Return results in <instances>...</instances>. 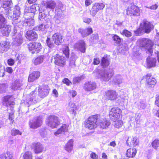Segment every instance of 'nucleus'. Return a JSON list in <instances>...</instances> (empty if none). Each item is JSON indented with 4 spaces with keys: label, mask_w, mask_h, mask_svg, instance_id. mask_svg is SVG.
<instances>
[{
    "label": "nucleus",
    "mask_w": 159,
    "mask_h": 159,
    "mask_svg": "<svg viewBox=\"0 0 159 159\" xmlns=\"http://www.w3.org/2000/svg\"><path fill=\"white\" fill-rule=\"evenodd\" d=\"M38 94L35 93V91H32L27 96L25 102L28 104L36 103L39 99V96L41 98L46 97L49 93V91L44 87L39 88V89Z\"/></svg>",
    "instance_id": "obj_1"
},
{
    "label": "nucleus",
    "mask_w": 159,
    "mask_h": 159,
    "mask_svg": "<svg viewBox=\"0 0 159 159\" xmlns=\"http://www.w3.org/2000/svg\"><path fill=\"white\" fill-rule=\"evenodd\" d=\"M154 26L152 23L147 19L142 21L140 24V34H149L154 29Z\"/></svg>",
    "instance_id": "obj_2"
},
{
    "label": "nucleus",
    "mask_w": 159,
    "mask_h": 159,
    "mask_svg": "<svg viewBox=\"0 0 159 159\" xmlns=\"http://www.w3.org/2000/svg\"><path fill=\"white\" fill-rule=\"evenodd\" d=\"M96 72L98 74V77L104 81H108L113 75V70L112 69H98Z\"/></svg>",
    "instance_id": "obj_3"
},
{
    "label": "nucleus",
    "mask_w": 159,
    "mask_h": 159,
    "mask_svg": "<svg viewBox=\"0 0 159 159\" xmlns=\"http://www.w3.org/2000/svg\"><path fill=\"white\" fill-rule=\"evenodd\" d=\"M98 118V116L97 115L89 117L88 119L84 121L85 126L89 129L95 128L97 126V122Z\"/></svg>",
    "instance_id": "obj_4"
},
{
    "label": "nucleus",
    "mask_w": 159,
    "mask_h": 159,
    "mask_svg": "<svg viewBox=\"0 0 159 159\" xmlns=\"http://www.w3.org/2000/svg\"><path fill=\"white\" fill-rule=\"evenodd\" d=\"M46 122L47 125L52 129L56 128L60 123L59 118L54 115L48 116L46 119Z\"/></svg>",
    "instance_id": "obj_5"
},
{
    "label": "nucleus",
    "mask_w": 159,
    "mask_h": 159,
    "mask_svg": "<svg viewBox=\"0 0 159 159\" xmlns=\"http://www.w3.org/2000/svg\"><path fill=\"white\" fill-rule=\"evenodd\" d=\"M141 83L146 82L147 86L149 87H153L156 83V79L153 77L151 73H148L144 76L140 81Z\"/></svg>",
    "instance_id": "obj_6"
},
{
    "label": "nucleus",
    "mask_w": 159,
    "mask_h": 159,
    "mask_svg": "<svg viewBox=\"0 0 159 159\" xmlns=\"http://www.w3.org/2000/svg\"><path fill=\"white\" fill-rule=\"evenodd\" d=\"M120 109L117 107L112 108L109 112V117L111 119L116 122L119 119L121 113Z\"/></svg>",
    "instance_id": "obj_7"
},
{
    "label": "nucleus",
    "mask_w": 159,
    "mask_h": 159,
    "mask_svg": "<svg viewBox=\"0 0 159 159\" xmlns=\"http://www.w3.org/2000/svg\"><path fill=\"white\" fill-rule=\"evenodd\" d=\"M43 120L41 117L40 116H37L30 120L29 125L30 128L35 129L40 126Z\"/></svg>",
    "instance_id": "obj_8"
},
{
    "label": "nucleus",
    "mask_w": 159,
    "mask_h": 159,
    "mask_svg": "<svg viewBox=\"0 0 159 159\" xmlns=\"http://www.w3.org/2000/svg\"><path fill=\"white\" fill-rule=\"evenodd\" d=\"M28 48L32 53H38L42 48V46L39 43H30L28 45Z\"/></svg>",
    "instance_id": "obj_9"
},
{
    "label": "nucleus",
    "mask_w": 159,
    "mask_h": 159,
    "mask_svg": "<svg viewBox=\"0 0 159 159\" xmlns=\"http://www.w3.org/2000/svg\"><path fill=\"white\" fill-rule=\"evenodd\" d=\"M39 9V6L37 4H34L30 7L26 8L24 10L25 15L30 16L31 18L34 17L35 13Z\"/></svg>",
    "instance_id": "obj_10"
},
{
    "label": "nucleus",
    "mask_w": 159,
    "mask_h": 159,
    "mask_svg": "<svg viewBox=\"0 0 159 159\" xmlns=\"http://www.w3.org/2000/svg\"><path fill=\"white\" fill-rule=\"evenodd\" d=\"M105 5L102 3H95L93 5L90 11V14L93 16H94L99 10L103 9Z\"/></svg>",
    "instance_id": "obj_11"
},
{
    "label": "nucleus",
    "mask_w": 159,
    "mask_h": 159,
    "mask_svg": "<svg viewBox=\"0 0 159 159\" xmlns=\"http://www.w3.org/2000/svg\"><path fill=\"white\" fill-rule=\"evenodd\" d=\"M139 9L138 7L134 4H131L126 10V14L130 16L133 15L136 16H139Z\"/></svg>",
    "instance_id": "obj_12"
},
{
    "label": "nucleus",
    "mask_w": 159,
    "mask_h": 159,
    "mask_svg": "<svg viewBox=\"0 0 159 159\" xmlns=\"http://www.w3.org/2000/svg\"><path fill=\"white\" fill-rule=\"evenodd\" d=\"M55 64L60 66H63L66 62V60L64 56L56 54L53 56Z\"/></svg>",
    "instance_id": "obj_13"
},
{
    "label": "nucleus",
    "mask_w": 159,
    "mask_h": 159,
    "mask_svg": "<svg viewBox=\"0 0 159 159\" xmlns=\"http://www.w3.org/2000/svg\"><path fill=\"white\" fill-rule=\"evenodd\" d=\"M25 36L27 39L30 41H35L38 38L37 34L33 30L28 31L25 34Z\"/></svg>",
    "instance_id": "obj_14"
},
{
    "label": "nucleus",
    "mask_w": 159,
    "mask_h": 159,
    "mask_svg": "<svg viewBox=\"0 0 159 159\" xmlns=\"http://www.w3.org/2000/svg\"><path fill=\"white\" fill-rule=\"evenodd\" d=\"M74 47L82 52L84 53L85 52L86 44L83 40L79 41L76 43L75 44Z\"/></svg>",
    "instance_id": "obj_15"
},
{
    "label": "nucleus",
    "mask_w": 159,
    "mask_h": 159,
    "mask_svg": "<svg viewBox=\"0 0 159 159\" xmlns=\"http://www.w3.org/2000/svg\"><path fill=\"white\" fill-rule=\"evenodd\" d=\"M96 88V84L91 81L86 82L84 84V89L85 91H90L95 89Z\"/></svg>",
    "instance_id": "obj_16"
},
{
    "label": "nucleus",
    "mask_w": 159,
    "mask_h": 159,
    "mask_svg": "<svg viewBox=\"0 0 159 159\" xmlns=\"http://www.w3.org/2000/svg\"><path fill=\"white\" fill-rule=\"evenodd\" d=\"M52 39L54 43L57 45H59L63 41L62 35L59 33H56L52 37Z\"/></svg>",
    "instance_id": "obj_17"
},
{
    "label": "nucleus",
    "mask_w": 159,
    "mask_h": 159,
    "mask_svg": "<svg viewBox=\"0 0 159 159\" xmlns=\"http://www.w3.org/2000/svg\"><path fill=\"white\" fill-rule=\"evenodd\" d=\"M139 138L137 137H134L132 139L131 137H128L126 143L128 146L132 147V146L135 147L139 144Z\"/></svg>",
    "instance_id": "obj_18"
},
{
    "label": "nucleus",
    "mask_w": 159,
    "mask_h": 159,
    "mask_svg": "<svg viewBox=\"0 0 159 159\" xmlns=\"http://www.w3.org/2000/svg\"><path fill=\"white\" fill-rule=\"evenodd\" d=\"M32 148L36 154L42 152L44 149L43 145L39 143H33L32 144Z\"/></svg>",
    "instance_id": "obj_19"
},
{
    "label": "nucleus",
    "mask_w": 159,
    "mask_h": 159,
    "mask_svg": "<svg viewBox=\"0 0 159 159\" xmlns=\"http://www.w3.org/2000/svg\"><path fill=\"white\" fill-rule=\"evenodd\" d=\"M13 43L16 46H20L23 42V38L21 33H19L16 35L15 38H13Z\"/></svg>",
    "instance_id": "obj_20"
},
{
    "label": "nucleus",
    "mask_w": 159,
    "mask_h": 159,
    "mask_svg": "<svg viewBox=\"0 0 159 159\" xmlns=\"http://www.w3.org/2000/svg\"><path fill=\"white\" fill-rule=\"evenodd\" d=\"M106 93L107 98L111 100H116L118 97V94L114 90H108L106 92Z\"/></svg>",
    "instance_id": "obj_21"
},
{
    "label": "nucleus",
    "mask_w": 159,
    "mask_h": 159,
    "mask_svg": "<svg viewBox=\"0 0 159 159\" xmlns=\"http://www.w3.org/2000/svg\"><path fill=\"white\" fill-rule=\"evenodd\" d=\"M78 32L80 33L83 37H84L89 35L93 32L92 29L91 28H88L86 29L79 28Z\"/></svg>",
    "instance_id": "obj_22"
},
{
    "label": "nucleus",
    "mask_w": 159,
    "mask_h": 159,
    "mask_svg": "<svg viewBox=\"0 0 159 159\" xmlns=\"http://www.w3.org/2000/svg\"><path fill=\"white\" fill-rule=\"evenodd\" d=\"M40 73L39 71H34L29 75L28 81L30 82H33L39 78Z\"/></svg>",
    "instance_id": "obj_23"
},
{
    "label": "nucleus",
    "mask_w": 159,
    "mask_h": 159,
    "mask_svg": "<svg viewBox=\"0 0 159 159\" xmlns=\"http://www.w3.org/2000/svg\"><path fill=\"white\" fill-rule=\"evenodd\" d=\"M11 26L10 25L5 24V26L1 28V32L3 35L7 36L11 32Z\"/></svg>",
    "instance_id": "obj_24"
},
{
    "label": "nucleus",
    "mask_w": 159,
    "mask_h": 159,
    "mask_svg": "<svg viewBox=\"0 0 159 159\" xmlns=\"http://www.w3.org/2000/svg\"><path fill=\"white\" fill-rule=\"evenodd\" d=\"M12 98V97L10 96H6L3 98V101L6 102V105L7 107L10 106L12 107L14 105L15 102L11 101Z\"/></svg>",
    "instance_id": "obj_25"
},
{
    "label": "nucleus",
    "mask_w": 159,
    "mask_h": 159,
    "mask_svg": "<svg viewBox=\"0 0 159 159\" xmlns=\"http://www.w3.org/2000/svg\"><path fill=\"white\" fill-rule=\"evenodd\" d=\"M110 124L109 121L106 119H102L100 120L99 125L102 129H106Z\"/></svg>",
    "instance_id": "obj_26"
},
{
    "label": "nucleus",
    "mask_w": 159,
    "mask_h": 159,
    "mask_svg": "<svg viewBox=\"0 0 159 159\" xmlns=\"http://www.w3.org/2000/svg\"><path fill=\"white\" fill-rule=\"evenodd\" d=\"M8 11H6L5 13V17L7 18L8 19L11 20H12L15 21L17 20V18L15 17V16L14 15L13 13H12L11 10V9H9Z\"/></svg>",
    "instance_id": "obj_27"
},
{
    "label": "nucleus",
    "mask_w": 159,
    "mask_h": 159,
    "mask_svg": "<svg viewBox=\"0 0 159 159\" xmlns=\"http://www.w3.org/2000/svg\"><path fill=\"white\" fill-rule=\"evenodd\" d=\"M68 128L67 125L66 124H63L62 126L54 133V134L56 136H57L60 134L67 131Z\"/></svg>",
    "instance_id": "obj_28"
},
{
    "label": "nucleus",
    "mask_w": 159,
    "mask_h": 159,
    "mask_svg": "<svg viewBox=\"0 0 159 159\" xmlns=\"http://www.w3.org/2000/svg\"><path fill=\"white\" fill-rule=\"evenodd\" d=\"M22 85V81L20 80H16L12 84L11 89L15 90L20 89Z\"/></svg>",
    "instance_id": "obj_29"
},
{
    "label": "nucleus",
    "mask_w": 159,
    "mask_h": 159,
    "mask_svg": "<svg viewBox=\"0 0 159 159\" xmlns=\"http://www.w3.org/2000/svg\"><path fill=\"white\" fill-rule=\"evenodd\" d=\"M9 48L8 43L6 41H2L0 43V52H6Z\"/></svg>",
    "instance_id": "obj_30"
},
{
    "label": "nucleus",
    "mask_w": 159,
    "mask_h": 159,
    "mask_svg": "<svg viewBox=\"0 0 159 159\" xmlns=\"http://www.w3.org/2000/svg\"><path fill=\"white\" fill-rule=\"evenodd\" d=\"M156 60L155 58L149 57L147 58V64L148 66L150 68L155 66Z\"/></svg>",
    "instance_id": "obj_31"
},
{
    "label": "nucleus",
    "mask_w": 159,
    "mask_h": 159,
    "mask_svg": "<svg viewBox=\"0 0 159 159\" xmlns=\"http://www.w3.org/2000/svg\"><path fill=\"white\" fill-rule=\"evenodd\" d=\"M137 152L135 148H129L126 152V155L127 157H133L135 156Z\"/></svg>",
    "instance_id": "obj_32"
},
{
    "label": "nucleus",
    "mask_w": 159,
    "mask_h": 159,
    "mask_svg": "<svg viewBox=\"0 0 159 159\" xmlns=\"http://www.w3.org/2000/svg\"><path fill=\"white\" fill-rule=\"evenodd\" d=\"M45 56L43 55H41L36 58L33 60L34 64L37 65L43 62Z\"/></svg>",
    "instance_id": "obj_33"
},
{
    "label": "nucleus",
    "mask_w": 159,
    "mask_h": 159,
    "mask_svg": "<svg viewBox=\"0 0 159 159\" xmlns=\"http://www.w3.org/2000/svg\"><path fill=\"white\" fill-rule=\"evenodd\" d=\"M75 104L73 102H70L67 107V111H70L71 114H73L75 113Z\"/></svg>",
    "instance_id": "obj_34"
},
{
    "label": "nucleus",
    "mask_w": 159,
    "mask_h": 159,
    "mask_svg": "<svg viewBox=\"0 0 159 159\" xmlns=\"http://www.w3.org/2000/svg\"><path fill=\"white\" fill-rule=\"evenodd\" d=\"M73 140L70 139L65 145V150L68 152H70L73 148Z\"/></svg>",
    "instance_id": "obj_35"
},
{
    "label": "nucleus",
    "mask_w": 159,
    "mask_h": 159,
    "mask_svg": "<svg viewBox=\"0 0 159 159\" xmlns=\"http://www.w3.org/2000/svg\"><path fill=\"white\" fill-rule=\"evenodd\" d=\"M13 14L15 16V17L17 18V20H18L20 14V8L17 6H16L14 8Z\"/></svg>",
    "instance_id": "obj_36"
},
{
    "label": "nucleus",
    "mask_w": 159,
    "mask_h": 159,
    "mask_svg": "<svg viewBox=\"0 0 159 159\" xmlns=\"http://www.w3.org/2000/svg\"><path fill=\"white\" fill-rule=\"evenodd\" d=\"M56 6L55 2L53 1H50L46 2V7L51 9H54Z\"/></svg>",
    "instance_id": "obj_37"
},
{
    "label": "nucleus",
    "mask_w": 159,
    "mask_h": 159,
    "mask_svg": "<svg viewBox=\"0 0 159 159\" xmlns=\"http://www.w3.org/2000/svg\"><path fill=\"white\" fill-rule=\"evenodd\" d=\"M84 78L85 76L84 75H82L80 76L75 77L73 79L72 82L74 84L79 83Z\"/></svg>",
    "instance_id": "obj_38"
},
{
    "label": "nucleus",
    "mask_w": 159,
    "mask_h": 159,
    "mask_svg": "<svg viewBox=\"0 0 159 159\" xmlns=\"http://www.w3.org/2000/svg\"><path fill=\"white\" fill-rule=\"evenodd\" d=\"M77 57L75 55L72 56L70 58V62L69 63V66L71 68H74L75 66V61Z\"/></svg>",
    "instance_id": "obj_39"
},
{
    "label": "nucleus",
    "mask_w": 159,
    "mask_h": 159,
    "mask_svg": "<svg viewBox=\"0 0 159 159\" xmlns=\"http://www.w3.org/2000/svg\"><path fill=\"white\" fill-rule=\"evenodd\" d=\"M101 64L103 68L107 66L109 64V62L106 57H103L101 60Z\"/></svg>",
    "instance_id": "obj_40"
},
{
    "label": "nucleus",
    "mask_w": 159,
    "mask_h": 159,
    "mask_svg": "<svg viewBox=\"0 0 159 159\" xmlns=\"http://www.w3.org/2000/svg\"><path fill=\"white\" fill-rule=\"evenodd\" d=\"M32 157L33 154L30 152H26L23 155V159H32Z\"/></svg>",
    "instance_id": "obj_41"
},
{
    "label": "nucleus",
    "mask_w": 159,
    "mask_h": 159,
    "mask_svg": "<svg viewBox=\"0 0 159 159\" xmlns=\"http://www.w3.org/2000/svg\"><path fill=\"white\" fill-rule=\"evenodd\" d=\"M113 81L117 84H120L122 83V78L120 75H116Z\"/></svg>",
    "instance_id": "obj_42"
},
{
    "label": "nucleus",
    "mask_w": 159,
    "mask_h": 159,
    "mask_svg": "<svg viewBox=\"0 0 159 159\" xmlns=\"http://www.w3.org/2000/svg\"><path fill=\"white\" fill-rule=\"evenodd\" d=\"M4 3L3 5V7L6 8V6L9 8H11L12 6V3L11 0H3Z\"/></svg>",
    "instance_id": "obj_43"
},
{
    "label": "nucleus",
    "mask_w": 159,
    "mask_h": 159,
    "mask_svg": "<svg viewBox=\"0 0 159 159\" xmlns=\"http://www.w3.org/2000/svg\"><path fill=\"white\" fill-rule=\"evenodd\" d=\"M6 19L2 15H0V29L3 27L6 24Z\"/></svg>",
    "instance_id": "obj_44"
},
{
    "label": "nucleus",
    "mask_w": 159,
    "mask_h": 159,
    "mask_svg": "<svg viewBox=\"0 0 159 159\" xmlns=\"http://www.w3.org/2000/svg\"><path fill=\"white\" fill-rule=\"evenodd\" d=\"M8 87V85L7 84H0V93L4 92L6 89Z\"/></svg>",
    "instance_id": "obj_45"
},
{
    "label": "nucleus",
    "mask_w": 159,
    "mask_h": 159,
    "mask_svg": "<svg viewBox=\"0 0 159 159\" xmlns=\"http://www.w3.org/2000/svg\"><path fill=\"white\" fill-rule=\"evenodd\" d=\"M47 15L43 12H39V19L43 21H45V18H46Z\"/></svg>",
    "instance_id": "obj_46"
},
{
    "label": "nucleus",
    "mask_w": 159,
    "mask_h": 159,
    "mask_svg": "<svg viewBox=\"0 0 159 159\" xmlns=\"http://www.w3.org/2000/svg\"><path fill=\"white\" fill-rule=\"evenodd\" d=\"M152 147L156 149H157L159 147V140L155 139L152 143Z\"/></svg>",
    "instance_id": "obj_47"
},
{
    "label": "nucleus",
    "mask_w": 159,
    "mask_h": 159,
    "mask_svg": "<svg viewBox=\"0 0 159 159\" xmlns=\"http://www.w3.org/2000/svg\"><path fill=\"white\" fill-rule=\"evenodd\" d=\"M56 7L55 11L57 12H60L63 9V5L61 2H59Z\"/></svg>",
    "instance_id": "obj_48"
},
{
    "label": "nucleus",
    "mask_w": 159,
    "mask_h": 159,
    "mask_svg": "<svg viewBox=\"0 0 159 159\" xmlns=\"http://www.w3.org/2000/svg\"><path fill=\"white\" fill-rule=\"evenodd\" d=\"M121 33L122 35L127 37H129L132 35L131 32L126 30H124Z\"/></svg>",
    "instance_id": "obj_49"
},
{
    "label": "nucleus",
    "mask_w": 159,
    "mask_h": 159,
    "mask_svg": "<svg viewBox=\"0 0 159 159\" xmlns=\"http://www.w3.org/2000/svg\"><path fill=\"white\" fill-rule=\"evenodd\" d=\"M148 39L143 38L140 40V44L142 47H145L147 46Z\"/></svg>",
    "instance_id": "obj_50"
},
{
    "label": "nucleus",
    "mask_w": 159,
    "mask_h": 159,
    "mask_svg": "<svg viewBox=\"0 0 159 159\" xmlns=\"http://www.w3.org/2000/svg\"><path fill=\"white\" fill-rule=\"evenodd\" d=\"M11 134L12 135L16 136L18 134L21 135L22 133L18 129H13L11 130Z\"/></svg>",
    "instance_id": "obj_51"
},
{
    "label": "nucleus",
    "mask_w": 159,
    "mask_h": 159,
    "mask_svg": "<svg viewBox=\"0 0 159 159\" xmlns=\"http://www.w3.org/2000/svg\"><path fill=\"white\" fill-rule=\"evenodd\" d=\"M63 54L67 57H69V49L68 46L66 47L65 48L63 49Z\"/></svg>",
    "instance_id": "obj_52"
},
{
    "label": "nucleus",
    "mask_w": 159,
    "mask_h": 159,
    "mask_svg": "<svg viewBox=\"0 0 159 159\" xmlns=\"http://www.w3.org/2000/svg\"><path fill=\"white\" fill-rule=\"evenodd\" d=\"M5 71L4 66L0 63V77H3L5 75Z\"/></svg>",
    "instance_id": "obj_53"
},
{
    "label": "nucleus",
    "mask_w": 159,
    "mask_h": 159,
    "mask_svg": "<svg viewBox=\"0 0 159 159\" xmlns=\"http://www.w3.org/2000/svg\"><path fill=\"white\" fill-rule=\"evenodd\" d=\"M46 43L48 46L50 48H52L54 46V43L51 41L50 39L47 38L46 40Z\"/></svg>",
    "instance_id": "obj_54"
},
{
    "label": "nucleus",
    "mask_w": 159,
    "mask_h": 159,
    "mask_svg": "<svg viewBox=\"0 0 159 159\" xmlns=\"http://www.w3.org/2000/svg\"><path fill=\"white\" fill-rule=\"evenodd\" d=\"M31 20H29L26 22V24H27V26H31L34 25L35 24V21L34 19L31 18Z\"/></svg>",
    "instance_id": "obj_55"
},
{
    "label": "nucleus",
    "mask_w": 159,
    "mask_h": 159,
    "mask_svg": "<svg viewBox=\"0 0 159 159\" xmlns=\"http://www.w3.org/2000/svg\"><path fill=\"white\" fill-rule=\"evenodd\" d=\"M113 39L116 43H119L121 42V39L116 35H114L113 37Z\"/></svg>",
    "instance_id": "obj_56"
},
{
    "label": "nucleus",
    "mask_w": 159,
    "mask_h": 159,
    "mask_svg": "<svg viewBox=\"0 0 159 159\" xmlns=\"http://www.w3.org/2000/svg\"><path fill=\"white\" fill-rule=\"evenodd\" d=\"M154 46L153 42L150 39H148L147 43V46H146L147 47L152 48Z\"/></svg>",
    "instance_id": "obj_57"
},
{
    "label": "nucleus",
    "mask_w": 159,
    "mask_h": 159,
    "mask_svg": "<svg viewBox=\"0 0 159 159\" xmlns=\"http://www.w3.org/2000/svg\"><path fill=\"white\" fill-rule=\"evenodd\" d=\"M45 26L43 24H41L39 25L38 26L35 27L34 28L35 30H38L39 31H43L44 30Z\"/></svg>",
    "instance_id": "obj_58"
},
{
    "label": "nucleus",
    "mask_w": 159,
    "mask_h": 159,
    "mask_svg": "<svg viewBox=\"0 0 159 159\" xmlns=\"http://www.w3.org/2000/svg\"><path fill=\"white\" fill-rule=\"evenodd\" d=\"M122 122L121 120H119L116 122L114 124V126L117 128H119L122 126Z\"/></svg>",
    "instance_id": "obj_59"
},
{
    "label": "nucleus",
    "mask_w": 159,
    "mask_h": 159,
    "mask_svg": "<svg viewBox=\"0 0 159 159\" xmlns=\"http://www.w3.org/2000/svg\"><path fill=\"white\" fill-rule=\"evenodd\" d=\"M62 82L67 86H69L71 84V82L66 78L62 80Z\"/></svg>",
    "instance_id": "obj_60"
},
{
    "label": "nucleus",
    "mask_w": 159,
    "mask_h": 159,
    "mask_svg": "<svg viewBox=\"0 0 159 159\" xmlns=\"http://www.w3.org/2000/svg\"><path fill=\"white\" fill-rule=\"evenodd\" d=\"M155 104L156 106L159 107V95L155 97Z\"/></svg>",
    "instance_id": "obj_61"
},
{
    "label": "nucleus",
    "mask_w": 159,
    "mask_h": 159,
    "mask_svg": "<svg viewBox=\"0 0 159 159\" xmlns=\"http://www.w3.org/2000/svg\"><path fill=\"white\" fill-rule=\"evenodd\" d=\"M158 7V5L157 4H156L148 7V8L151 10H155L157 9Z\"/></svg>",
    "instance_id": "obj_62"
},
{
    "label": "nucleus",
    "mask_w": 159,
    "mask_h": 159,
    "mask_svg": "<svg viewBox=\"0 0 159 159\" xmlns=\"http://www.w3.org/2000/svg\"><path fill=\"white\" fill-rule=\"evenodd\" d=\"M83 21L88 24H89L91 21V20L90 18L87 17H84L83 18Z\"/></svg>",
    "instance_id": "obj_63"
},
{
    "label": "nucleus",
    "mask_w": 159,
    "mask_h": 159,
    "mask_svg": "<svg viewBox=\"0 0 159 159\" xmlns=\"http://www.w3.org/2000/svg\"><path fill=\"white\" fill-rule=\"evenodd\" d=\"M6 155L7 157V159H11L13 157L12 153L11 152H7Z\"/></svg>",
    "instance_id": "obj_64"
}]
</instances>
